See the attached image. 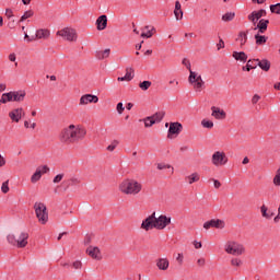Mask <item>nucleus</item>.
<instances>
[{
	"label": "nucleus",
	"mask_w": 280,
	"mask_h": 280,
	"mask_svg": "<svg viewBox=\"0 0 280 280\" xmlns=\"http://www.w3.org/2000/svg\"><path fill=\"white\" fill-rule=\"evenodd\" d=\"M212 182H213V185H214V188H215V189H220V187H222V183H220V180H218V179H212Z\"/></svg>",
	"instance_id": "nucleus-55"
},
{
	"label": "nucleus",
	"mask_w": 280,
	"mask_h": 280,
	"mask_svg": "<svg viewBox=\"0 0 280 280\" xmlns=\"http://www.w3.org/2000/svg\"><path fill=\"white\" fill-rule=\"evenodd\" d=\"M269 23L270 21L261 19L259 20L258 24L254 27V30H258V34H266Z\"/></svg>",
	"instance_id": "nucleus-19"
},
{
	"label": "nucleus",
	"mask_w": 280,
	"mask_h": 280,
	"mask_svg": "<svg viewBox=\"0 0 280 280\" xmlns=\"http://www.w3.org/2000/svg\"><path fill=\"white\" fill-rule=\"evenodd\" d=\"M185 259V256L183 254H177L176 261L179 264V266H183V261Z\"/></svg>",
	"instance_id": "nucleus-51"
},
{
	"label": "nucleus",
	"mask_w": 280,
	"mask_h": 280,
	"mask_svg": "<svg viewBox=\"0 0 280 280\" xmlns=\"http://www.w3.org/2000/svg\"><path fill=\"white\" fill-rule=\"evenodd\" d=\"M9 117L12 121L15 124H19L21 121V118L25 117V109L23 107H18L15 109H12L9 113Z\"/></svg>",
	"instance_id": "nucleus-14"
},
{
	"label": "nucleus",
	"mask_w": 280,
	"mask_h": 280,
	"mask_svg": "<svg viewBox=\"0 0 280 280\" xmlns=\"http://www.w3.org/2000/svg\"><path fill=\"white\" fill-rule=\"evenodd\" d=\"M198 180H200V174L196 172L185 177V182L188 185H194V183H198Z\"/></svg>",
	"instance_id": "nucleus-25"
},
{
	"label": "nucleus",
	"mask_w": 280,
	"mask_h": 280,
	"mask_svg": "<svg viewBox=\"0 0 280 280\" xmlns=\"http://www.w3.org/2000/svg\"><path fill=\"white\" fill-rule=\"evenodd\" d=\"M100 102V97L93 94H85L80 97L79 106H88V104H97Z\"/></svg>",
	"instance_id": "nucleus-13"
},
{
	"label": "nucleus",
	"mask_w": 280,
	"mask_h": 280,
	"mask_svg": "<svg viewBox=\"0 0 280 280\" xmlns=\"http://www.w3.org/2000/svg\"><path fill=\"white\" fill-rule=\"evenodd\" d=\"M231 266H233L234 268H240L242 266V259L235 257V258H232L231 261H230Z\"/></svg>",
	"instance_id": "nucleus-37"
},
{
	"label": "nucleus",
	"mask_w": 280,
	"mask_h": 280,
	"mask_svg": "<svg viewBox=\"0 0 280 280\" xmlns=\"http://www.w3.org/2000/svg\"><path fill=\"white\" fill-rule=\"evenodd\" d=\"M143 189V184L135 178H125L118 184V191L124 196H138Z\"/></svg>",
	"instance_id": "nucleus-2"
},
{
	"label": "nucleus",
	"mask_w": 280,
	"mask_h": 280,
	"mask_svg": "<svg viewBox=\"0 0 280 280\" xmlns=\"http://www.w3.org/2000/svg\"><path fill=\"white\" fill-rule=\"evenodd\" d=\"M116 109L118 115H122L124 110H126V108L124 107V103H118Z\"/></svg>",
	"instance_id": "nucleus-46"
},
{
	"label": "nucleus",
	"mask_w": 280,
	"mask_h": 280,
	"mask_svg": "<svg viewBox=\"0 0 280 280\" xmlns=\"http://www.w3.org/2000/svg\"><path fill=\"white\" fill-rule=\"evenodd\" d=\"M201 126L211 130V128H213V121L203 119L201 120Z\"/></svg>",
	"instance_id": "nucleus-40"
},
{
	"label": "nucleus",
	"mask_w": 280,
	"mask_h": 280,
	"mask_svg": "<svg viewBox=\"0 0 280 280\" xmlns=\"http://www.w3.org/2000/svg\"><path fill=\"white\" fill-rule=\"evenodd\" d=\"M261 33H257L255 35L256 45H266L268 37L265 35H260Z\"/></svg>",
	"instance_id": "nucleus-31"
},
{
	"label": "nucleus",
	"mask_w": 280,
	"mask_h": 280,
	"mask_svg": "<svg viewBox=\"0 0 280 280\" xmlns=\"http://www.w3.org/2000/svg\"><path fill=\"white\" fill-rule=\"evenodd\" d=\"M259 100H261V96H259V94H255L252 98V104H257Z\"/></svg>",
	"instance_id": "nucleus-52"
},
{
	"label": "nucleus",
	"mask_w": 280,
	"mask_h": 280,
	"mask_svg": "<svg viewBox=\"0 0 280 280\" xmlns=\"http://www.w3.org/2000/svg\"><path fill=\"white\" fill-rule=\"evenodd\" d=\"M182 65H184V67H186V69H188L189 73H191V62L189 61V59L185 58L182 61Z\"/></svg>",
	"instance_id": "nucleus-43"
},
{
	"label": "nucleus",
	"mask_w": 280,
	"mask_h": 280,
	"mask_svg": "<svg viewBox=\"0 0 280 280\" xmlns=\"http://www.w3.org/2000/svg\"><path fill=\"white\" fill-rule=\"evenodd\" d=\"M224 226H226V223L221 219H211L203 223V229L206 231H209V229H224Z\"/></svg>",
	"instance_id": "nucleus-12"
},
{
	"label": "nucleus",
	"mask_w": 280,
	"mask_h": 280,
	"mask_svg": "<svg viewBox=\"0 0 280 280\" xmlns=\"http://www.w3.org/2000/svg\"><path fill=\"white\" fill-rule=\"evenodd\" d=\"M63 178H65V174H58V175H56V176L54 177L52 183H54L55 185H58V183H60Z\"/></svg>",
	"instance_id": "nucleus-45"
},
{
	"label": "nucleus",
	"mask_w": 280,
	"mask_h": 280,
	"mask_svg": "<svg viewBox=\"0 0 280 280\" xmlns=\"http://www.w3.org/2000/svg\"><path fill=\"white\" fill-rule=\"evenodd\" d=\"M2 194H8L10 191V187L8 186V182H4L1 186Z\"/></svg>",
	"instance_id": "nucleus-49"
},
{
	"label": "nucleus",
	"mask_w": 280,
	"mask_h": 280,
	"mask_svg": "<svg viewBox=\"0 0 280 280\" xmlns=\"http://www.w3.org/2000/svg\"><path fill=\"white\" fill-rule=\"evenodd\" d=\"M57 36H60L63 38V40H67L68 43H77L78 42V32L75 28L71 27H63L56 33Z\"/></svg>",
	"instance_id": "nucleus-7"
},
{
	"label": "nucleus",
	"mask_w": 280,
	"mask_h": 280,
	"mask_svg": "<svg viewBox=\"0 0 280 280\" xmlns=\"http://www.w3.org/2000/svg\"><path fill=\"white\" fill-rule=\"evenodd\" d=\"M51 36V32L47 28H39L36 31V38L47 40Z\"/></svg>",
	"instance_id": "nucleus-22"
},
{
	"label": "nucleus",
	"mask_w": 280,
	"mask_h": 280,
	"mask_svg": "<svg viewBox=\"0 0 280 280\" xmlns=\"http://www.w3.org/2000/svg\"><path fill=\"white\" fill-rule=\"evenodd\" d=\"M5 165V158L0 154V167H3Z\"/></svg>",
	"instance_id": "nucleus-60"
},
{
	"label": "nucleus",
	"mask_w": 280,
	"mask_h": 280,
	"mask_svg": "<svg viewBox=\"0 0 280 280\" xmlns=\"http://www.w3.org/2000/svg\"><path fill=\"white\" fill-rule=\"evenodd\" d=\"M211 110H212L211 116L214 117V119H226V112H224V109L212 106Z\"/></svg>",
	"instance_id": "nucleus-18"
},
{
	"label": "nucleus",
	"mask_w": 280,
	"mask_h": 280,
	"mask_svg": "<svg viewBox=\"0 0 280 280\" xmlns=\"http://www.w3.org/2000/svg\"><path fill=\"white\" fill-rule=\"evenodd\" d=\"M117 145H119V141L114 140V141L112 142V144H109V145L107 147L108 152H114V151H115V148H117Z\"/></svg>",
	"instance_id": "nucleus-44"
},
{
	"label": "nucleus",
	"mask_w": 280,
	"mask_h": 280,
	"mask_svg": "<svg viewBox=\"0 0 280 280\" xmlns=\"http://www.w3.org/2000/svg\"><path fill=\"white\" fill-rule=\"evenodd\" d=\"M108 56H110L109 48H107L105 50H98L95 52V57L97 58V60H104V59L108 58Z\"/></svg>",
	"instance_id": "nucleus-27"
},
{
	"label": "nucleus",
	"mask_w": 280,
	"mask_h": 280,
	"mask_svg": "<svg viewBox=\"0 0 280 280\" xmlns=\"http://www.w3.org/2000/svg\"><path fill=\"white\" fill-rule=\"evenodd\" d=\"M13 102H24L25 100V91H13Z\"/></svg>",
	"instance_id": "nucleus-26"
},
{
	"label": "nucleus",
	"mask_w": 280,
	"mask_h": 280,
	"mask_svg": "<svg viewBox=\"0 0 280 280\" xmlns=\"http://www.w3.org/2000/svg\"><path fill=\"white\" fill-rule=\"evenodd\" d=\"M218 49H224V40L220 39L219 43L217 44Z\"/></svg>",
	"instance_id": "nucleus-56"
},
{
	"label": "nucleus",
	"mask_w": 280,
	"mask_h": 280,
	"mask_svg": "<svg viewBox=\"0 0 280 280\" xmlns=\"http://www.w3.org/2000/svg\"><path fill=\"white\" fill-rule=\"evenodd\" d=\"M188 82L190 86H192L195 93H202L205 89V80H202V75H200V73L190 70Z\"/></svg>",
	"instance_id": "nucleus-5"
},
{
	"label": "nucleus",
	"mask_w": 280,
	"mask_h": 280,
	"mask_svg": "<svg viewBox=\"0 0 280 280\" xmlns=\"http://www.w3.org/2000/svg\"><path fill=\"white\" fill-rule=\"evenodd\" d=\"M183 130V125L180 122H171L168 128V138L172 137V135H180Z\"/></svg>",
	"instance_id": "nucleus-17"
},
{
	"label": "nucleus",
	"mask_w": 280,
	"mask_h": 280,
	"mask_svg": "<svg viewBox=\"0 0 280 280\" xmlns=\"http://www.w3.org/2000/svg\"><path fill=\"white\" fill-rule=\"evenodd\" d=\"M224 252L228 255H233V257H242L246 253V247L235 240H230L224 244Z\"/></svg>",
	"instance_id": "nucleus-3"
},
{
	"label": "nucleus",
	"mask_w": 280,
	"mask_h": 280,
	"mask_svg": "<svg viewBox=\"0 0 280 280\" xmlns=\"http://www.w3.org/2000/svg\"><path fill=\"white\" fill-rule=\"evenodd\" d=\"M172 224V215L170 214H158L155 212V230L165 231L167 226Z\"/></svg>",
	"instance_id": "nucleus-8"
},
{
	"label": "nucleus",
	"mask_w": 280,
	"mask_h": 280,
	"mask_svg": "<svg viewBox=\"0 0 280 280\" xmlns=\"http://www.w3.org/2000/svg\"><path fill=\"white\" fill-rule=\"evenodd\" d=\"M27 240H30V234L27 232H18L16 234H8L7 241L11 246H16V248H25L27 246Z\"/></svg>",
	"instance_id": "nucleus-4"
},
{
	"label": "nucleus",
	"mask_w": 280,
	"mask_h": 280,
	"mask_svg": "<svg viewBox=\"0 0 280 280\" xmlns=\"http://www.w3.org/2000/svg\"><path fill=\"white\" fill-rule=\"evenodd\" d=\"M86 136V130L80 126L70 125L63 128L59 135L61 143L70 145V143H75L79 139H84Z\"/></svg>",
	"instance_id": "nucleus-1"
},
{
	"label": "nucleus",
	"mask_w": 280,
	"mask_h": 280,
	"mask_svg": "<svg viewBox=\"0 0 280 280\" xmlns=\"http://www.w3.org/2000/svg\"><path fill=\"white\" fill-rule=\"evenodd\" d=\"M175 11H183L182 5H180V1L175 2Z\"/></svg>",
	"instance_id": "nucleus-58"
},
{
	"label": "nucleus",
	"mask_w": 280,
	"mask_h": 280,
	"mask_svg": "<svg viewBox=\"0 0 280 280\" xmlns=\"http://www.w3.org/2000/svg\"><path fill=\"white\" fill-rule=\"evenodd\" d=\"M266 10L260 9L258 11H253L248 16V21H250V23H253V25H257V21H259V19H261V16H266Z\"/></svg>",
	"instance_id": "nucleus-16"
},
{
	"label": "nucleus",
	"mask_w": 280,
	"mask_h": 280,
	"mask_svg": "<svg viewBox=\"0 0 280 280\" xmlns=\"http://www.w3.org/2000/svg\"><path fill=\"white\" fill-rule=\"evenodd\" d=\"M154 30H155V28L152 27L151 31H149L148 33H142V34H141V37H142V38H152V35H153L152 32H154Z\"/></svg>",
	"instance_id": "nucleus-48"
},
{
	"label": "nucleus",
	"mask_w": 280,
	"mask_h": 280,
	"mask_svg": "<svg viewBox=\"0 0 280 280\" xmlns=\"http://www.w3.org/2000/svg\"><path fill=\"white\" fill-rule=\"evenodd\" d=\"M70 183L78 184V183H80V179L72 177V178H70Z\"/></svg>",
	"instance_id": "nucleus-62"
},
{
	"label": "nucleus",
	"mask_w": 280,
	"mask_h": 280,
	"mask_svg": "<svg viewBox=\"0 0 280 280\" xmlns=\"http://www.w3.org/2000/svg\"><path fill=\"white\" fill-rule=\"evenodd\" d=\"M32 16H34V11L28 10L26 12H24V14L21 16L20 21H27V19H32Z\"/></svg>",
	"instance_id": "nucleus-35"
},
{
	"label": "nucleus",
	"mask_w": 280,
	"mask_h": 280,
	"mask_svg": "<svg viewBox=\"0 0 280 280\" xmlns=\"http://www.w3.org/2000/svg\"><path fill=\"white\" fill-rule=\"evenodd\" d=\"M260 212L262 218H266V220H270L275 215V213L268 211V207H266V205L260 207Z\"/></svg>",
	"instance_id": "nucleus-29"
},
{
	"label": "nucleus",
	"mask_w": 280,
	"mask_h": 280,
	"mask_svg": "<svg viewBox=\"0 0 280 280\" xmlns=\"http://www.w3.org/2000/svg\"><path fill=\"white\" fill-rule=\"evenodd\" d=\"M236 40L240 42L241 47H243L246 45V42L248 40V35H246L245 32H241Z\"/></svg>",
	"instance_id": "nucleus-33"
},
{
	"label": "nucleus",
	"mask_w": 280,
	"mask_h": 280,
	"mask_svg": "<svg viewBox=\"0 0 280 280\" xmlns=\"http://www.w3.org/2000/svg\"><path fill=\"white\" fill-rule=\"evenodd\" d=\"M72 268H74V270H81L82 269V261L77 260V261L72 262Z\"/></svg>",
	"instance_id": "nucleus-47"
},
{
	"label": "nucleus",
	"mask_w": 280,
	"mask_h": 280,
	"mask_svg": "<svg viewBox=\"0 0 280 280\" xmlns=\"http://www.w3.org/2000/svg\"><path fill=\"white\" fill-rule=\"evenodd\" d=\"M256 62L258 67H260V69H262V71H270V61H268L267 59H256Z\"/></svg>",
	"instance_id": "nucleus-28"
},
{
	"label": "nucleus",
	"mask_w": 280,
	"mask_h": 280,
	"mask_svg": "<svg viewBox=\"0 0 280 280\" xmlns=\"http://www.w3.org/2000/svg\"><path fill=\"white\" fill-rule=\"evenodd\" d=\"M211 163L214 167H224L229 163V156L224 151H214L211 156Z\"/></svg>",
	"instance_id": "nucleus-9"
},
{
	"label": "nucleus",
	"mask_w": 280,
	"mask_h": 280,
	"mask_svg": "<svg viewBox=\"0 0 280 280\" xmlns=\"http://www.w3.org/2000/svg\"><path fill=\"white\" fill-rule=\"evenodd\" d=\"M270 11H271L273 14H280V3L271 4V5H270Z\"/></svg>",
	"instance_id": "nucleus-42"
},
{
	"label": "nucleus",
	"mask_w": 280,
	"mask_h": 280,
	"mask_svg": "<svg viewBox=\"0 0 280 280\" xmlns=\"http://www.w3.org/2000/svg\"><path fill=\"white\" fill-rule=\"evenodd\" d=\"M34 211L39 224H47L49 222V212H47V206L45 203L35 202Z\"/></svg>",
	"instance_id": "nucleus-6"
},
{
	"label": "nucleus",
	"mask_w": 280,
	"mask_h": 280,
	"mask_svg": "<svg viewBox=\"0 0 280 280\" xmlns=\"http://www.w3.org/2000/svg\"><path fill=\"white\" fill-rule=\"evenodd\" d=\"M5 89H7L5 84L1 83V84H0V93H1L2 91H5Z\"/></svg>",
	"instance_id": "nucleus-63"
},
{
	"label": "nucleus",
	"mask_w": 280,
	"mask_h": 280,
	"mask_svg": "<svg viewBox=\"0 0 280 280\" xmlns=\"http://www.w3.org/2000/svg\"><path fill=\"white\" fill-rule=\"evenodd\" d=\"M135 78V69L127 68L124 77H118V82H130Z\"/></svg>",
	"instance_id": "nucleus-20"
},
{
	"label": "nucleus",
	"mask_w": 280,
	"mask_h": 280,
	"mask_svg": "<svg viewBox=\"0 0 280 280\" xmlns=\"http://www.w3.org/2000/svg\"><path fill=\"white\" fill-rule=\"evenodd\" d=\"M158 170L163 171V170H172V172H174V167H172V165L170 164H165V163H158L156 164Z\"/></svg>",
	"instance_id": "nucleus-38"
},
{
	"label": "nucleus",
	"mask_w": 280,
	"mask_h": 280,
	"mask_svg": "<svg viewBox=\"0 0 280 280\" xmlns=\"http://www.w3.org/2000/svg\"><path fill=\"white\" fill-rule=\"evenodd\" d=\"M257 59H249L246 66L243 67V71H250L252 69H257Z\"/></svg>",
	"instance_id": "nucleus-30"
},
{
	"label": "nucleus",
	"mask_w": 280,
	"mask_h": 280,
	"mask_svg": "<svg viewBox=\"0 0 280 280\" xmlns=\"http://www.w3.org/2000/svg\"><path fill=\"white\" fill-rule=\"evenodd\" d=\"M49 172V166L47 165H42L38 166L35 171V173L31 176V183L36 184L40 178H43V174H48Z\"/></svg>",
	"instance_id": "nucleus-11"
},
{
	"label": "nucleus",
	"mask_w": 280,
	"mask_h": 280,
	"mask_svg": "<svg viewBox=\"0 0 280 280\" xmlns=\"http://www.w3.org/2000/svg\"><path fill=\"white\" fill-rule=\"evenodd\" d=\"M192 245L194 247L198 250L200 248H202V243L201 242H198V241H194L192 242Z\"/></svg>",
	"instance_id": "nucleus-53"
},
{
	"label": "nucleus",
	"mask_w": 280,
	"mask_h": 280,
	"mask_svg": "<svg viewBox=\"0 0 280 280\" xmlns=\"http://www.w3.org/2000/svg\"><path fill=\"white\" fill-rule=\"evenodd\" d=\"M9 60H10V62H16V54H10Z\"/></svg>",
	"instance_id": "nucleus-57"
},
{
	"label": "nucleus",
	"mask_w": 280,
	"mask_h": 280,
	"mask_svg": "<svg viewBox=\"0 0 280 280\" xmlns=\"http://www.w3.org/2000/svg\"><path fill=\"white\" fill-rule=\"evenodd\" d=\"M8 102H14L12 92L3 93L1 96L2 104H8Z\"/></svg>",
	"instance_id": "nucleus-32"
},
{
	"label": "nucleus",
	"mask_w": 280,
	"mask_h": 280,
	"mask_svg": "<svg viewBox=\"0 0 280 280\" xmlns=\"http://www.w3.org/2000/svg\"><path fill=\"white\" fill-rule=\"evenodd\" d=\"M154 124H156V122L152 119V117H147L144 119L145 128H152V126H154Z\"/></svg>",
	"instance_id": "nucleus-41"
},
{
	"label": "nucleus",
	"mask_w": 280,
	"mask_h": 280,
	"mask_svg": "<svg viewBox=\"0 0 280 280\" xmlns=\"http://www.w3.org/2000/svg\"><path fill=\"white\" fill-rule=\"evenodd\" d=\"M163 117H165V112H158L151 116L155 124L163 121Z\"/></svg>",
	"instance_id": "nucleus-34"
},
{
	"label": "nucleus",
	"mask_w": 280,
	"mask_h": 280,
	"mask_svg": "<svg viewBox=\"0 0 280 280\" xmlns=\"http://www.w3.org/2000/svg\"><path fill=\"white\" fill-rule=\"evenodd\" d=\"M197 264H198V266H205V264H207V261L205 260V258H199L197 260Z\"/></svg>",
	"instance_id": "nucleus-59"
},
{
	"label": "nucleus",
	"mask_w": 280,
	"mask_h": 280,
	"mask_svg": "<svg viewBox=\"0 0 280 280\" xmlns=\"http://www.w3.org/2000/svg\"><path fill=\"white\" fill-rule=\"evenodd\" d=\"M139 86L141 89V91H148V89H150L152 86V82L143 81V82L139 83Z\"/></svg>",
	"instance_id": "nucleus-36"
},
{
	"label": "nucleus",
	"mask_w": 280,
	"mask_h": 280,
	"mask_svg": "<svg viewBox=\"0 0 280 280\" xmlns=\"http://www.w3.org/2000/svg\"><path fill=\"white\" fill-rule=\"evenodd\" d=\"M5 16L8 19H12V16H14V13L12 12V9H7L5 10Z\"/></svg>",
	"instance_id": "nucleus-54"
},
{
	"label": "nucleus",
	"mask_w": 280,
	"mask_h": 280,
	"mask_svg": "<svg viewBox=\"0 0 280 280\" xmlns=\"http://www.w3.org/2000/svg\"><path fill=\"white\" fill-rule=\"evenodd\" d=\"M232 58L240 62H246V60H248V55H246L244 51H233Z\"/></svg>",
	"instance_id": "nucleus-23"
},
{
	"label": "nucleus",
	"mask_w": 280,
	"mask_h": 280,
	"mask_svg": "<svg viewBox=\"0 0 280 280\" xmlns=\"http://www.w3.org/2000/svg\"><path fill=\"white\" fill-rule=\"evenodd\" d=\"M235 19V13H225L222 15V21L229 22Z\"/></svg>",
	"instance_id": "nucleus-39"
},
{
	"label": "nucleus",
	"mask_w": 280,
	"mask_h": 280,
	"mask_svg": "<svg viewBox=\"0 0 280 280\" xmlns=\"http://www.w3.org/2000/svg\"><path fill=\"white\" fill-rule=\"evenodd\" d=\"M107 25H108V16L101 15L97 18L96 26H97L98 32L104 31V28L107 27Z\"/></svg>",
	"instance_id": "nucleus-21"
},
{
	"label": "nucleus",
	"mask_w": 280,
	"mask_h": 280,
	"mask_svg": "<svg viewBox=\"0 0 280 280\" xmlns=\"http://www.w3.org/2000/svg\"><path fill=\"white\" fill-rule=\"evenodd\" d=\"M273 89H276V91H280V82H279V83H276V84L273 85Z\"/></svg>",
	"instance_id": "nucleus-64"
},
{
	"label": "nucleus",
	"mask_w": 280,
	"mask_h": 280,
	"mask_svg": "<svg viewBox=\"0 0 280 280\" xmlns=\"http://www.w3.org/2000/svg\"><path fill=\"white\" fill-rule=\"evenodd\" d=\"M86 255L96 261H102V250L97 246H89L85 250Z\"/></svg>",
	"instance_id": "nucleus-15"
},
{
	"label": "nucleus",
	"mask_w": 280,
	"mask_h": 280,
	"mask_svg": "<svg viewBox=\"0 0 280 280\" xmlns=\"http://www.w3.org/2000/svg\"><path fill=\"white\" fill-rule=\"evenodd\" d=\"M176 21H183V11H174Z\"/></svg>",
	"instance_id": "nucleus-50"
},
{
	"label": "nucleus",
	"mask_w": 280,
	"mask_h": 280,
	"mask_svg": "<svg viewBox=\"0 0 280 280\" xmlns=\"http://www.w3.org/2000/svg\"><path fill=\"white\" fill-rule=\"evenodd\" d=\"M140 229L145 231V233L153 231V229L156 230L155 212L142 220Z\"/></svg>",
	"instance_id": "nucleus-10"
},
{
	"label": "nucleus",
	"mask_w": 280,
	"mask_h": 280,
	"mask_svg": "<svg viewBox=\"0 0 280 280\" xmlns=\"http://www.w3.org/2000/svg\"><path fill=\"white\" fill-rule=\"evenodd\" d=\"M156 267L159 268V270H167V268H170V259L159 258L156 260Z\"/></svg>",
	"instance_id": "nucleus-24"
},
{
	"label": "nucleus",
	"mask_w": 280,
	"mask_h": 280,
	"mask_svg": "<svg viewBox=\"0 0 280 280\" xmlns=\"http://www.w3.org/2000/svg\"><path fill=\"white\" fill-rule=\"evenodd\" d=\"M243 165H248V163H250V160L246 156L243 159Z\"/></svg>",
	"instance_id": "nucleus-61"
}]
</instances>
